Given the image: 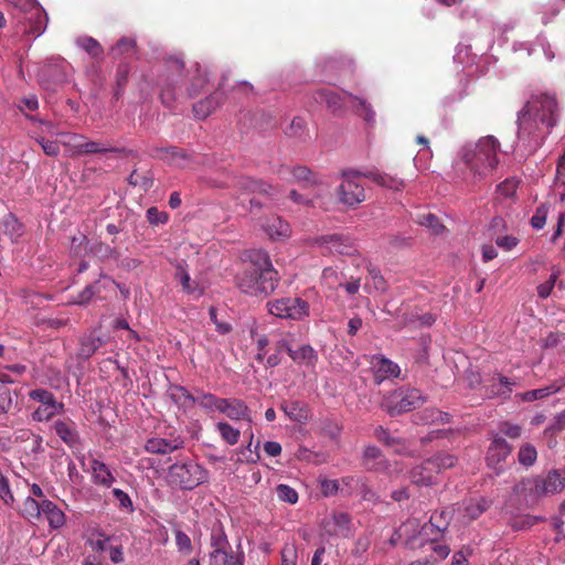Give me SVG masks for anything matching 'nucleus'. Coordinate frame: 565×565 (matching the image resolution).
Returning <instances> with one entry per match:
<instances>
[{
	"label": "nucleus",
	"instance_id": "nucleus-1",
	"mask_svg": "<svg viewBox=\"0 0 565 565\" xmlns=\"http://www.w3.org/2000/svg\"><path fill=\"white\" fill-rule=\"evenodd\" d=\"M561 109L555 94L535 93L518 113V139L529 153H534L557 125Z\"/></svg>",
	"mask_w": 565,
	"mask_h": 565
},
{
	"label": "nucleus",
	"instance_id": "nucleus-2",
	"mask_svg": "<svg viewBox=\"0 0 565 565\" xmlns=\"http://www.w3.org/2000/svg\"><path fill=\"white\" fill-rule=\"evenodd\" d=\"M500 142L491 135L481 137L475 143L462 146L454 162L458 178L467 183H479L495 170L499 163Z\"/></svg>",
	"mask_w": 565,
	"mask_h": 565
},
{
	"label": "nucleus",
	"instance_id": "nucleus-3",
	"mask_svg": "<svg viewBox=\"0 0 565 565\" xmlns=\"http://www.w3.org/2000/svg\"><path fill=\"white\" fill-rule=\"evenodd\" d=\"M244 269L236 276L237 287L246 295L266 298L277 288L280 276L264 249H248L243 254Z\"/></svg>",
	"mask_w": 565,
	"mask_h": 565
},
{
	"label": "nucleus",
	"instance_id": "nucleus-4",
	"mask_svg": "<svg viewBox=\"0 0 565 565\" xmlns=\"http://www.w3.org/2000/svg\"><path fill=\"white\" fill-rule=\"evenodd\" d=\"M342 177L343 181L338 188V195L339 200L348 206H355L365 200L364 188L355 182V178L364 177L381 186L396 191L402 190L405 186L403 180L386 173H381L377 170L360 171L355 169H348L342 171Z\"/></svg>",
	"mask_w": 565,
	"mask_h": 565
},
{
	"label": "nucleus",
	"instance_id": "nucleus-5",
	"mask_svg": "<svg viewBox=\"0 0 565 565\" xmlns=\"http://www.w3.org/2000/svg\"><path fill=\"white\" fill-rule=\"evenodd\" d=\"M565 489V469H552L546 476H533L516 484V492L527 502L536 503L543 497H552Z\"/></svg>",
	"mask_w": 565,
	"mask_h": 565
},
{
	"label": "nucleus",
	"instance_id": "nucleus-6",
	"mask_svg": "<svg viewBox=\"0 0 565 565\" xmlns=\"http://www.w3.org/2000/svg\"><path fill=\"white\" fill-rule=\"evenodd\" d=\"M458 459L448 452H437L433 457L416 465L409 471L411 481L419 487L438 483L439 475L456 466Z\"/></svg>",
	"mask_w": 565,
	"mask_h": 565
},
{
	"label": "nucleus",
	"instance_id": "nucleus-7",
	"mask_svg": "<svg viewBox=\"0 0 565 565\" xmlns=\"http://www.w3.org/2000/svg\"><path fill=\"white\" fill-rule=\"evenodd\" d=\"M209 565H244V554L232 550L221 523L214 524L211 531Z\"/></svg>",
	"mask_w": 565,
	"mask_h": 565
},
{
	"label": "nucleus",
	"instance_id": "nucleus-8",
	"mask_svg": "<svg viewBox=\"0 0 565 565\" xmlns=\"http://www.w3.org/2000/svg\"><path fill=\"white\" fill-rule=\"evenodd\" d=\"M168 481L182 490H192L207 480V471L192 459L169 467Z\"/></svg>",
	"mask_w": 565,
	"mask_h": 565
},
{
	"label": "nucleus",
	"instance_id": "nucleus-9",
	"mask_svg": "<svg viewBox=\"0 0 565 565\" xmlns=\"http://www.w3.org/2000/svg\"><path fill=\"white\" fill-rule=\"evenodd\" d=\"M426 402L425 395L417 388H397L384 395L381 407L390 416L411 412Z\"/></svg>",
	"mask_w": 565,
	"mask_h": 565
},
{
	"label": "nucleus",
	"instance_id": "nucleus-10",
	"mask_svg": "<svg viewBox=\"0 0 565 565\" xmlns=\"http://www.w3.org/2000/svg\"><path fill=\"white\" fill-rule=\"evenodd\" d=\"M270 315L280 319L301 320L309 316V305L298 297L270 300L266 305Z\"/></svg>",
	"mask_w": 565,
	"mask_h": 565
},
{
	"label": "nucleus",
	"instance_id": "nucleus-11",
	"mask_svg": "<svg viewBox=\"0 0 565 565\" xmlns=\"http://www.w3.org/2000/svg\"><path fill=\"white\" fill-rule=\"evenodd\" d=\"M32 401L40 403L33 412L32 418L36 422L50 420L54 415L64 411L63 403L56 401L54 394L44 388H36L29 393Z\"/></svg>",
	"mask_w": 565,
	"mask_h": 565
},
{
	"label": "nucleus",
	"instance_id": "nucleus-12",
	"mask_svg": "<svg viewBox=\"0 0 565 565\" xmlns=\"http://www.w3.org/2000/svg\"><path fill=\"white\" fill-rule=\"evenodd\" d=\"M66 140L63 142L64 146H67L72 149L73 153L76 156L84 154H96V153H106V152H124L125 149H119L115 147H106L102 142L97 141H88L83 135L78 134H65Z\"/></svg>",
	"mask_w": 565,
	"mask_h": 565
},
{
	"label": "nucleus",
	"instance_id": "nucleus-13",
	"mask_svg": "<svg viewBox=\"0 0 565 565\" xmlns=\"http://www.w3.org/2000/svg\"><path fill=\"white\" fill-rule=\"evenodd\" d=\"M316 244L327 248L330 253L340 255H351L355 252V247L350 237L343 234H328L316 238Z\"/></svg>",
	"mask_w": 565,
	"mask_h": 565
},
{
	"label": "nucleus",
	"instance_id": "nucleus-14",
	"mask_svg": "<svg viewBox=\"0 0 565 565\" xmlns=\"http://www.w3.org/2000/svg\"><path fill=\"white\" fill-rule=\"evenodd\" d=\"M183 78H174L170 74H161L159 77L160 99L166 107L171 108L181 92Z\"/></svg>",
	"mask_w": 565,
	"mask_h": 565
},
{
	"label": "nucleus",
	"instance_id": "nucleus-15",
	"mask_svg": "<svg viewBox=\"0 0 565 565\" xmlns=\"http://www.w3.org/2000/svg\"><path fill=\"white\" fill-rule=\"evenodd\" d=\"M235 186L248 193L259 194L268 201L273 200L276 192L271 184L245 175L235 179Z\"/></svg>",
	"mask_w": 565,
	"mask_h": 565
},
{
	"label": "nucleus",
	"instance_id": "nucleus-16",
	"mask_svg": "<svg viewBox=\"0 0 565 565\" xmlns=\"http://www.w3.org/2000/svg\"><path fill=\"white\" fill-rule=\"evenodd\" d=\"M225 79V76H223L221 83L218 84V88L214 93H212L205 99L200 100L193 105V111L195 114V117L200 119L206 118L223 103L224 93L221 90V88L224 85Z\"/></svg>",
	"mask_w": 565,
	"mask_h": 565
},
{
	"label": "nucleus",
	"instance_id": "nucleus-17",
	"mask_svg": "<svg viewBox=\"0 0 565 565\" xmlns=\"http://www.w3.org/2000/svg\"><path fill=\"white\" fill-rule=\"evenodd\" d=\"M512 451L511 445L502 437L495 436L487 454V462L491 468H495L499 463L505 461Z\"/></svg>",
	"mask_w": 565,
	"mask_h": 565
},
{
	"label": "nucleus",
	"instance_id": "nucleus-18",
	"mask_svg": "<svg viewBox=\"0 0 565 565\" xmlns=\"http://www.w3.org/2000/svg\"><path fill=\"white\" fill-rule=\"evenodd\" d=\"M218 412L225 414L232 420H246L248 424L252 423L249 408L242 399L224 398Z\"/></svg>",
	"mask_w": 565,
	"mask_h": 565
},
{
	"label": "nucleus",
	"instance_id": "nucleus-19",
	"mask_svg": "<svg viewBox=\"0 0 565 565\" xmlns=\"http://www.w3.org/2000/svg\"><path fill=\"white\" fill-rule=\"evenodd\" d=\"M167 394L169 398L181 409L188 411L196 405V399L184 386L170 384Z\"/></svg>",
	"mask_w": 565,
	"mask_h": 565
},
{
	"label": "nucleus",
	"instance_id": "nucleus-20",
	"mask_svg": "<svg viewBox=\"0 0 565 565\" xmlns=\"http://www.w3.org/2000/svg\"><path fill=\"white\" fill-rule=\"evenodd\" d=\"M372 364L375 370V381L377 384L384 379L397 377L399 375V366L384 356H375Z\"/></svg>",
	"mask_w": 565,
	"mask_h": 565
},
{
	"label": "nucleus",
	"instance_id": "nucleus-21",
	"mask_svg": "<svg viewBox=\"0 0 565 565\" xmlns=\"http://www.w3.org/2000/svg\"><path fill=\"white\" fill-rule=\"evenodd\" d=\"M313 98L317 103L324 104L333 114L344 108L342 96L329 88H321L315 92Z\"/></svg>",
	"mask_w": 565,
	"mask_h": 565
},
{
	"label": "nucleus",
	"instance_id": "nucleus-22",
	"mask_svg": "<svg viewBox=\"0 0 565 565\" xmlns=\"http://www.w3.org/2000/svg\"><path fill=\"white\" fill-rule=\"evenodd\" d=\"M450 414L441 412L437 408H425L414 415V422L416 424L433 425V424H446L450 422Z\"/></svg>",
	"mask_w": 565,
	"mask_h": 565
},
{
	"label": "nucleus",
	"instance_id": "nucleus-23",
	"mask_svg": "<svg viewBox=\"0 0 565 565\" xmlns=\"http://www.w3.org/2000/svg\"><path fill=\"white\" fill-rule=\"evenodd\" d=\"M452 515V508H445L431 513L429 519V526H436V534L434 540H439L444 535L450 524Z\"/></svg>",
	"mask_w": 565,
	"mask_h": 565
},
{
	"label": "nucleus",
	"instance_id": "nucleus-24",
	"mask_svg": "<svg viewBox=\"0 0 565 565\" xmlns=\"http://www.w3.org/2000/svg\"><path fill=\"white\" fill-rule=\"evenodd\" d=\"M565 386V376L555 380L553 383L545 387L527 391L522 394V399L525 402H533L536 399L545 398L552 394L559 392Z\"/></svg>",
	"mask_w": 565,
	"mask_h": 565
},
{
	"label": "nucleus",
	"instance_id": "nucleus-25",
	"mask_svg": "<svg viewBox=\"0 0 565 565\" xmlns=\"http://www.w3.org/2000/svg\"><path fill=\"white\" fill-rule=\"evenodd\" d=\"M264 231L273 239L286 237L289 235V225L281 217L271 215L267 217L262 224Z\"/></svg>",
	"mask_w": 565,
	"mask_h": 565
},
{
	"label": "nucleus",
	"instance_id": "nucleus-26",
	"mask_svg": "<svg viewBox=\"0 0 565 565\" xmlns=\"http://www.w3.org/2000/svg\"><path fill=\"white\" fill-rule=\"evenodd\" d=\"M181 445L182 441L178 439L150 438L147 440L145 448L150 454L166 455L179 449Z\"/></svg>",
	"mask_w": 565,
	"mask_h": 565
},
{
	"label": "nucleus",
	"instance_id": "nucleus-27",
	"mask_svg": "<svg viewBox=\"0 0 565 565\" xmlns=\"http://www.w3.org/2000/svg\"><path fill=\"white\" fill-rule=\"evenodd\" d=\"M287 353L294 362L307 366L315 365L318 360L316 351L309 344L301 345L298 349L287 348Z\"/></svg>",
	"mask_w": 565,
	"mask_h": 565
},
{
	"label": "nucleus",
	"instance_id": "nucleus-28",
	"mask_svg": "<svg viewBox=\"0 0 565 565\" xmlns=\"http://www.w3.org/2000/svg\"><path fill=\"white\" fill-rule=\"evenodd\" d=\"M374 437L382 444L394 449L396 454H404L407 449L405 441L402 438L391 435L388 429L383 426H377L374 429Z\"/></svg>",
	"mask_w": 565,
	"mask_h": 565
},
{
	"label": "nucleus",
	"instance_id": "nucleus-29",
	"mask_svg": "<svg viewBox=\"0 0 565 565\" xmlns=\"http://www.w3.org/2000/svg\"><path fill=\"white\" fill-rule=\"evenodd\" d=\"M54 429L56 435L68 446H74L79 440L76 426L71 420H56Z\"/></svg>",
	"mask_w": 565,
	"mask_h": 565
},
{
	"label": "nucleus",
	"instance_id": "nucleus-30",
	"mask_svg": "<svg viewBox=\"0 0 565 565\" xmlns=\"http://www.w3.org/2000/svg\"><path fill=\"white\" fill-rule=\"evenodd\" d=\"M28 12L30 13V17L28 18L30 26L29 29H25V31L39 36L46 28L47 17L38 3H35Z\"/></svg>",
	"mask_w": 565,
	"mask_h": 565
},
{
	"label": "nucleus",
	"instance_id": "nucleus-31",
	"mask_svg": "<svg viewBox=\"0 0 565 565\" xmlns=\"http://www.w3.org/2000/svg\"><path fill=\"white\" fill-rule=\"evenodd\" d=\"M42 515L46 518L52 529H60L65 523L63 511L50 500L42 501Z\"/></svg>",
	"mask_w": 565,
	"mask_h": 565
},
{
	"label": "nucleus",
	"instance_id": "nucleus-32",
	"mask_svg": "<svg viewBox=\"0 0 565 565\" xmlns=\"http://www.w3.org/2000/svg\"><path fill=\"white\" fill-rule=\"evenodd\" d=\"M280 408L284 411L286 416H288V418L292 422L305 423L309 418L308 406L300 401L282 403Z\"/></svg>",
	"mask_w": 565,
	"mask_h": 565
},
{
	"label": "nucleus",
	"instance_id": "nucleus-33",
	"mask_svg": "<svg viewBox=\"0 0 565 565\" xmlns=\"http://www.w3.org/2000/svg\"><path fill=\"white\" fill-rule=\"evenodd\" d=\"M364 463L369 470L379 471L386 468L382 451L376 446H367L363 452Z\"/></svg>",
	"mask_w": 565,
	"mask_h": 565
},
{
	"label": "nucleus",
	"instance_id": "nucleus-34",
	"mask_svg": "<svg viewBox=\"0 0 565 565\" xmlns=\"http://www.w3.org/2000/svg\"><path fill=\"white\" fill-rule=\"evenodd\" d=\"M490 504L491 502L482 497L476 500H470L463 508L462 516L467 519V521L477 520L490 508Z\"/></svg>",
	"mask_w": 565,
	"mask_h": 565
},
{
	"label": "nucleus",
	"instance_id": "nucleus-35",
	"mask_svg": "<svg viewBox=\"0 0 565 565\" xmlns=\"http://www.w3.org/2000/svg\"><path fill=\"white\" fill-rule=\"evenodd\" d=\"M104 344L99 337L93 334L85 335L81 339L77 358L88 360Z\"/></svg>",
	"mask_w": 565,
	"mask_h": 565
},
{
	"label": "nucleus",
	"instance_id": "nucleus-36",
	"mask_svg": "<svg viewBox=\"0 0 565 565\" xmlns=\"http://www.w3.org/2000/svg\"><path fill=\"white\" fill-rule=\"evenodd\" d=\"M166 154L168 156V159L164 161L178 168H185L192 161L191 154L179 147H167Z\"/></svg>",
	"mask_w": 565,
	"mask_h": 565
},
{
	"label": "nucleus",
	"instance_id": "nucleus-37",
	"mask_svg": "<svg viewBox=\"0 0 565 565\" xmlns=\"http://www.w3.org/2000/svg\"><path fill=\"white\" fill-rule=\"evenodd\" d=\"M131 71V66L128 62L124 61L117 65L116 74H115V90L114 96L116 99H119L124 94L125 87L128 83L129 74Z\"/></svg>",
	"mask_w": 565,
	"mask_h": 565
},
{
	"label": "nucleus",
	"instance_id": "nucleus-38",
	"mask_svg": "<svg viewBox=\"0 0 565 565\" xmlns=\"http://www.w3.org/2000/svg\"><path fill=\"white\" fill-rule=\"evenodd\" d=\"M90 252L103 260L115 259L118 260L120 252L116 246V239H113V245L103 242H97L90 247Z\"/></svg>",
	"mask_w": 565,
	"mask_h": 565
},
{
	"label": "nucleus",
	"instance_id": "nucleus-39",
	"mask_svg": "<svg viewBox=\"0 0 565 565\" xmlns=\"http://www.w3.org/2000/svg\"><path fill=\"white\" fill-rule=\"evenodd\" d=\"M137 52V42L135 38L122 36L110 49V54L115 58L125 56L126 54H135Z\"/></svg>",
	"mask_w": 565,
	"mask_h": 565
},
{
	"label": "nucleus",
	"instance_id": "nucleus-40",
	"mask_svg": "<svg viewBox=\"0 0 565 565\" xmlns=\"http://www.w3.org/2000/svg\"><path fill=\"white\" fill-rule=\"evenodd\" d=\"M92 470H93V479H94L95 483H98V484H102L105 487H110V484L114 481V477H113L110 470L108 469V467L104 462L94 459L92 461Z\"/></svg>",
	"mask_w": 565,
	"mask_h": 565
},
{
	"label": "nucleus",
	"instance_id": "nucleus-41",
	"mask_svg": "<svg viewBox=\"0 0 565 565\" xmlns=\"http://www.w3.org/2000/svg\"><path fill=\"white\" fill-rule=\"evenodd\" d=\"M1 232L13 242L22 235V224L13 214L9 213L1 222Z\"/></svg>",
	"mask_w": 565,
	"mask_h": 565
},
{
	"label": "nucleus",
	"instance_id": "nucleus-42",
	"mask_svg": "<svg viewBox=\"0 0 565 565\" xmlns=\"http://www.w3.org/2000/svg\"><path fill=\"white\" fill-rule=\"evenodd\" d=\"M185 63L182 56L180 55H169L164 57V73L170 74V76L177 78H183L184 76Z\"/></svg>",
	"mask_w": 565,
	"mask_h": 565
},
{
	"label": "nucleus",
	"instance_id": "nucleus-43",
	"mask_svg": "<svg viewBox=\"0 0 565 565\" xmlns=\"http://www.w3.org/2000/svg\"><path fill=\"white\" fill-rule=\"evenodd\" d=\"M195 399L196 404L203 409L207 412H218L224 398L217 397L211 393L201 392L198 396H195Z\"/></svg>",
	"mask_w": 565,
	"mask_h": 565
},
{
	"label": "nucleus",
	"instance_id": "nucleus-44",
	"mask_svg": "<svg viewBox=\"0 0 565 565\" xmlns=\"http://www.w3.org/2000/svg\"><path fill=\"white\" fill-rule=\"evenodd\" d=\"M77 45L87 52L92 57H100L104 50L100 43L92 36H81L76 40Z\"/></svg>",
	"mask_w": 565,
	"mask_h": 565
},
{
	"label": "nucleus",
	"instance_id": "nucleus-45",
	"mask_svg": "<svg viewBox=\"0 0 565 565\" xmlns=\"http://www.w3.org/2000/svg\"><path fill=\"white\" fill-rule=\"evenodd\" d=\"M216 429L221 435L222 439L226 441L228 445L233 446L238 443L241 431L237 428H234L226 422H220L216 424Z\"/></svg>",
	"mask_w": 565,
	"mask_h": 565
},
{
	"label": "nucleus",
	"instance_id": "nucleus-46",
	"mask_svg": "<svg viewBox=\"0 0 565 565\" xmlns=\"http://www.w3.org/2000/svg\"><path fill=\"white\" fill-rule=\"evenodd\" d=\"M174 278L180 282L186 294H193L196 290V285L191 281L190 275L185 269L183 263H178L175 266Z\"/></svg>",
	"mask_w": 565,
	"mask_h": 565
},
{
	"label": "nucleus",
	"instance_id": "nucleus-47",
	"mask_svg": "<svg viewBox=\"0 0 565 565\" xmlns=\"http://www.w3.org/2000/svg\"><path fill=\"white\" fill-rule=\"evenodd\" d=\"M537 459V451L535 447L529 443L523 444L518 452V460L524 467H531Z\"/></svg>",
	"mask_w": 565,
	"mask_h": 565
},
{
	"label": "nucleus",
	"instance_id": "nucleus-48",
	"mask_svg": "<svg viewBox=\"0 0 565 565\" xmlns=\"http://www.w3.org/2000/svg\"><path fill=\"white\" fill-rule=\"evenodd\" d=\"M344 94L358 102L359 107L361 109V111H359V115L363 117L366 124L372 125L375 122V111L373 110L370 103H367L364 98L355 96L349 92H344Z\"/></svg>",
	"mask_w": 565,
	"mask_h": 565
},
{
	"label": "nucleus",
	"instance_id": "nucleus-49",
	"mask_svg": "<svg viewBox=\"0 0 565 565\" xmlns=\"http://www.w3.org/2000/svg\"><path fill=\"white\" fill-rule=\"evenodd\" d=\"M417 223L422 226L429 228L434 234H441L445 230V226L440 222V220L433 213L419 215L417 218Z\"/></svg>",
	"mask_w": 565,
	"mask_h": 565
},
{
	"label": "nucleus",
	"instance_id": "nucleus-50",
	"mask_svg": "<svg viewBox=\"0 0 565 565\" xmlns=\"http://www.w3.org/2000/svg\"><path fill=\"white\" fill-rule=\"evenodd\" d=\"M498 384L493 383L491 385V393L494 395L503 396L504 398L509 397L512 392L514 382L501 374H498Z\"/></svg>",
	"mask_w": 565,
	"mask_h": 565
},
{
	"label": "nucleus",
	"instance_id": "nucleus-51",
	"mask_svg": "<svg viewBox=\"0 0 565 565\" xmlns=\"http://www.w3.org/2000/svg\"><path fill=\"white\" fill-rule=\"evenodd\" d=\"M22 515L26 519H40L42 515V502L29 497L23 502Z\"/></svg>",
	"mask_w": 565,
	"mask_h": 565
},
{
	"label": "nucleus",
	"instance_id": "nucleus-52",
	"mask_svg": "<svg viewBox=\"0 0 565 565\" xmlns=\"http://www.w3.org/2000/svg\"><path fill=\"white\" fill-rule=\"evenodd\" d=\"M127 181L132 186L140 185L145 191H148L153 185V175L150 172L145 175H139L137 170H134Z\"/></svg>",
	"mask_w": 565,
	"mask_h": 565
},
{
	"label": "nucleus",
	"instance_id": "nucleus-53",
	"mask_svg": "<svg viewBox=\"0 0 565 565\" xmlns=\"http://www.w3.org/2000/svg\"><path fill=\"white\" fill-rule=\"evenodd\" d=\"M98 284L99 281H95L94 284L87 285L72 301V303L79 306L87 305L92 298L100 291Z\"/></svg>",
	"mask_w": 565,
	"mask_h": 565
},
{
	"label": "nucleus",
	"instance_id": "nucleus-54",
	"mask_svg": "<svg viewBox=\"0 0 565 565\" xmlns=\"http://www.w3.org/2000/svg\"><path fill=\"white\" fill-rule=\"evenodd\" d=\"M174 535L175 545L178 547L179 553L183 555H190L193 551V545L190 536L181 530H175Z\"/></svg>",
	"mask_w": 565,
	"mask_h": 565
},
{
	"label": "nucleus",
	"instance_id": "nucleus-55",
	"mask_svg": "<svg viewBox=\"0 0 565 565\" xmlns=\"http://www.w3.org/2000/svg\"><path fill=\"white\" fill-rule=\"evenodd\" d=\"M276 493L279 500L284 502L295 504L298 501L297 491L288 484H278L276 488Z\"/></svg>",
	"mask_w": 565,
	"mask_h": 565
},
{
	"label": "nucleus",
	"instance_id": "nucleus-56",
	"mask_svg": "<svg viewBox=\"0 0 565 565\" xmlns=\"http://www.w3.org/2000/svg\"><path fill=\"white\" fill-rule=\"evenodd\" d=\"M548 207L546 204H541L534 215L531 217V226L535 230H541L546 223Z\"/></svg>",
	"mask_w": 565,
	"mask_h": 565
},
{
	"label": "nucleus",
	"instance_id": "nucleus-57",
	"mask_svg": "<svg viewBox=\"0 0 565 565\" xmlns=\"http://www.w3.org/2000/svg\"><path fill=\"white\" fill-rule=\"evenodd\" d=\"M558 276H559V270L557 269L551 274L548 280H546L545 282L540 284L537 286V294L541 298L545 299L551 295L552 289L556 282Z\"/></svg>",
	"mask_w": 565,
	"mask_h": 565
},
{
	"label": "nucleus",
	"instance_id": "nucleus-58",
	"mask_svg": "<svg viewBox=\"0 0 565 565\" xmlns=\"http://www.w3.org/2000/svg\"><path fill=\"white\" fill-rule=\"evenodd\" d=\"M529 519H531V514L513 516L509 521V525L514 531H526V530H530L533 526L532 525V521L529 520Z\"/></svg>",
	"mask_w": 565,
	"mask_h": 565
},
{
	"label": "nucleus",
	"instance_id": "nucleus-59",
	"mask_svg": "<svg viewBox=\"0 0 565 565\" xmlns=\"http://www.w3.org/2000/svg\"><path fill=\"white\" fill-rule=\"evenodd\" d=\"M207 82L209 78L206 75L199 74L198 76H194L192 83L186 88L188 96L190 98L195 97Z\"/></svg>",
	"mask_w": 565,
	"mask_h": 565
},
{
	"label": "nucleus",
	"instance_id": "nucleus-60",
	"mask_svg": "<svg viewBox=\"0 0 565 565\" xmlns=\"http://www.w3.org/2000/svg\"><path fill=\"white\" fill-rule=\"evenodd\" d=\"M110 537L103 533H97L96 537L89 540V544L95 552H106L109 550Z\"/></svg>",
	"mask_w": 565,
	"mask_h": 565
},
{
	"label": "nucleus",
	"instance_id": "nucleus-61",
	"mask_svg": "<svg viewBox=\"0 0 565 565\" xmlns=\"http://www.w3.org/2000/svg\"><path fill=\"white\" fill-rule=\"evenodd\" d=\"M565 428V409L554 417L553 423L545 428L544 434L546 436H553L556 433L562 431Z\"/></svg>",
	"mask_w": 565,
	"mask_h": 565
},
{
	"label": "nucleus",
	"instance_id": "nucleus-62",
	"mask_svg": "<svg viewBox=\"0 0 565 565\" xmlns=\"http://www.w3.org/2000/svg\"><path fill=\"white\" fill-rule=\"evenodd\" d=\"M168 214L159 211L156 206L147 210V220L151 225L164 224L168 222Z\"/></svg>",
	"mask_w": 565,
	"mask_h": 565
},
{
	"label": "nucleus",
	"instance_id": "nucleus-63",
	"mask_svg": "<svg viewBox=\"0 0 565 565\" xmlns=\"http://www.w3.org/2000/svg\"><path fill=\"white\" fill-rule=\"evenodd\" d=\"M367 273L373 280V287L376 290L384 292L387 288V285H386L384 277L381 275V271L374 266H369Z\"/></svg>",
	"mask_w": 565,
	"mask_h": 565
},
{
	"label": "nucleus",
	"instance_id": "nucleus-64",
	"mask_svg": "<svg viewBox=\"0 0 565 565\" xmlns=\"http://www.w3.org/2000/svg\"><path fill=\"white\" fill-rule=\"evenodd\" d=\"M428 546L436 554L434 561L444 559L450 553V548L445 544H440L438 540H434V536L429 540Z\"/></svg>",
	"mask_w": 565,
	"mask_h": 565
}]
</instances>
